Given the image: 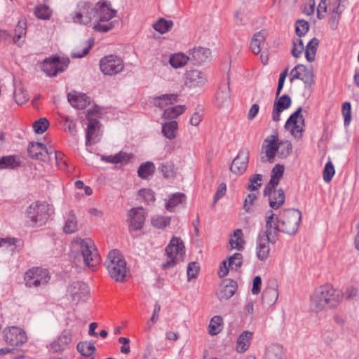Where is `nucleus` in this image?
I'll list each match as a JSON object with an SVG mask.
<instances>
[{"mask_svg": "<svg viewBox=\"0 0 359 359\" xmlns=\"http://www.w3.org/2000/svg\"><path fill=\"white\" fill-rule=\"evenodd\" d=\"M344 296L348 299H353L358 296V289L348 287L344 294L331 285L320 286L316 289L311 297V308L316 312L321 311L326 307L335 308L342 302Z\"/></svg>", "mask_w": 359, "mask_h": 359, "instance_id": "nucleus-1", "label": "nucleus"}, {"mask_svg": "<svg viewBox=\"0 0 359 359\" xmlns=\"http://www.w3.org/2000/svg\"><path fill=\"white\" fill-rule=\"evenodd\" d=\"M265 227H267V222L271 223L272 231L278 237L279 232H283L288 235H294L297 233L299 224L302 220V213L297 209H285L276 215L272 210H268L266 212Z\"/></svg>", "mask_w": 359, "mask_h": 359, "instance_id": "nucleus-2", "label": "nucleus"}, {"mask_svg": "<svg viewBox=\"0 0 359 359\" xmlns=\"http://www.w3.org/2000/svg\"><path fill=\"white\" fill-rule=\"evenodd\" d=\"M107 271L116 282H121L126 276V262L119 250H111L104 263Z\"/></svg>", "mask_w": 359, "mask_h": 359, "instance_id": "nucleus-3", "label": "nucleus"}, {"mask_svg": "<svg viewBox=\"0 0 359 359\" xmlns=\"http://www.w3.org/2000/svg\"><path fill=\"white\" fill-rule=\"evenodd\" d=\"M72 245L82 255L86 266L94 267L100 264V257L92 239L75 238L72 241Z\"/></svg>", "mask_w": 359, "mask_h": 359, "instance_id": "nucleus-4", "label": "nucleus"}, {"mask_svg": "<svg viewBox=\"0 0 359 359\" xmlns=\"http://www.w3.org/2000/svg\"><path fill=\"white\" fill-rule=\"evenodd\" d=\"M49 205L45 202L32 203L26 210V222L32 226H41L48 217Z\"/></svg>", "mask_w": 359, "mask_h": 359, "instance_id": "nucleus-5", "label": "nucleus"}, {"mask_svg": "<svg viewBox=\"0 0 359 359\" xmlns=\"http://www.w3.org/2000/svg\"><path fill=\"white\" fill-rule=\"evenodd\" d=\"M167 260L162 264L164 270L174 267L178 262L182 261L185 255L184 242L180 238L173 237L165 248Z\"/></svg>", "mask_w": 359, "mask_h": 359, "instance_id": "nucleus-6", "label": "nucleus"}, {"mask_svg": "<svg viewBox=\"0 0 359 359\" xmlns=\"http://www.w3.org/2000/svg\"><path fill=\"white\" fill-rule=\"evenodd\" d=\"M110 5V3L107 1H99L97 3V6L98 8V20L96 21L93 25V29L95 31L105 33L111 30L114 27L116 24L115 21L110 22L107 24H102V22L110 20L116 13V10L111 9L109 7Z\"/></svg>", "mask_w": 359, "mask_h": 359, "instance_id": "nucleus-7", "label": "nucleus"}, {"mask_svg": "<svg viewBox=\"0 0 359 359\" xmlns=\"http://www.w3.org/2000/svg\"><path fill=\"white\" fill-rule=\"evenodd\" d=\"M278 239L268 220L264 233L259 235L257 239L256 255L259 260L264 261L268 258L270 252L269 243H276Z\"/></svg>", "mask_w": 359, "mask_h": 359, "instance_id": "nucleus-8", "label": "nucleus"}, {"mask_svg": "<svg viewBox=\"0 0 359 359\" xmlns=\"http://www.w3.org/2000/svg\"><path fill=\"white\" fill-rule=\"evenodd\" d=\"M49 271L43 268L33 267L26 271L24 280L27 287H39L45 286L50 280Z\"/></svg>", "mask_w": 359, "mask_h": 359, "instance_id": "nucleus-9", "label": "nucleus"}, {"mask_svg": "<svg viewBox=\"0 0 359 359\" xmlns=\"http://www.w3.org/2000/svg\"><path fill=\"white\" fill-rule=\"evenodd\" d=\"M69 62V59L67 57L60 58L54 55L43 60L41 69L48 76H55L67 68Z\"/></svg>", "mask_w": 359, "mask_h": 359, "instance_id": "nucleus-10", "label": "nucleus"}, {"mask_svg": "<svg viewBox=\"0 0 359 359\" xmlns=\"http://www.w3.org/2000/svg\"><path fill=\"white\" fill-rule=\"evenodd\" d=\"M79 12L72 15V20L74 22H79L83 25H88L92 20L98 15V8L88 2H81L78 4Z\"/></svg>", "mask_w": 359, "mask_h": 359, "instance_id": "nucleus-11", "label": "nucleus"}, {"mask_svg": "<svg viewBox=\"0 0 359 359\" xmlns=\"http://www.w3.org/2000/svg\"><path fill=\"white\" fill-rule=\"evenodd\" d=\"M100 67L104 74L111 76L122 72L124 68V64L121 57L109 55L100 60Z\"/></svg>", "mask_w": 359, "mask_h": 359, "instance_id": "nucleus-12", "label": "nucleus"}, {"mask_svg": "<svg viewBox=\"0 0 359 359\" xmlns=\"http://www.w3.org/2000/svg\"><path fill=\"white\" fill-rule=\"evenodd\" d=\"M4 339L6 344L17 346L23 344L27 341V335L21 328L13 326L7 327L3 331Z\"/></svg>", "mask_w": 359, "mask_h": 359, "instance_id": "nucleus-13", "label": "nucleus"}, {"mask_svg": "<svg viewBox=\"0 0 359 359\" xmlns=\"http://www.w3.org/2000/svg\"><path fill=\"white\" fill-rule=\"evenodd\" d=\"M346 0H329V24L332 29L335 30L345 8Z\"/></svg>", "mask_w": 359, "mask_h": 359, "instance_id": "nucleus-14", "label": "nucleus"}, {"mask_svg": "<svg viewBox=\"0 0 359 359\" xmlns=\"http://www.w3.org/2000/svg\"><path fill=\"white\" fill-rule=\"evenodd\" d=\"M302 111V107H299L296 111L292 114L285 124V128L289 130L290 128L291 134L297 139H299L302 136L303 129L298 125V119L304 123V118L301 114Z\"/></svg>", "mask_w": 359, "mask_h": 359, "instance_id": "nucleus-15", "label": "nucleus"}, {"mask_svg": "<svg viewBox=\"0 0 359 359\" xmlns=\"http://www.w3.org/2000/svg\"><path fill=\"white\" fill-rule=\"evenodd\" d=\"M249 162V151L247 149L239 151L237 156L233 159L230 170L236 175H242L247 169Z\"/></svg>", "mask_w": 359, "mask_h": 359, "instance_id": "nucleus-16", "label": "nucleus"}, {"mask_svg": "<svg viewBox=\"0 0 359 359\" xmlns=\"http://www.w3.org/2000/svg\"><path fill=\"white\" fill-rule=\"evenodd\" d=\"M27 151L32 158L43 161H46L48 156L54 152L53 150L47 149L43 143L33 142L29 143Z\"/></svg>", "mask_w": 359, "mask_h": 359, "instance_id": "nucleus-17", "label": "nucleus"}, {"mask_svg": "<svg viewBox=\"0 0 359 359\" xmlns=\"http://www.w3.org/2000/svg\"><path fill=\"white\" fill-rule=\"evenodd\" d=\"M90 292L88 286L81 281L73 282L67 289L68 294L74 302H79L86 297Z\"/></svg>", "mask_w": 359, "mask_h": 359, "instance_id": "nucleus-18", "label": "nucleus"}, {"mask_svg": "<svg viewBox=\"0 0 359 359\" xmlns=\"http://www.w3.org/2000/svg\"><path fill=\"white\" fill-rule=\"evenodd\" d=\"M72 334L69 330H65L57 339L50 344V350L54 353L62 352L72 342Z\"/></svg>", "mask_w": 359, "mask_h": 359, "instance_id": "nucleus-19", "label": "nucleus"}, {"mask_svg": "<svg viewBox=\"0 0 359 359\" xmlns=\"http://www.w3.org/2000/svg\"><path fill=\"white\" fill-rule=\"evenodd\" d=\"M263 194L264 196L269 197V205L273 211V210H278L285 203V195L282 189H275V188H272L266 193H265L264 189Z\"/></svg>", "mask_w": 359, "mask_h": 359, "instance_id": "nucleus-20", "label": "nucleus"}, {"mask_svg": "<svg viewBox=\"0 0 359 359\" xmlns=\"http://www.w3.org/2000/svg\"><path fill=\"white\" fill-rule=\"evenodd\" d=\"M292 103V100L288 95H283L275 100L272 111V120L278 122L280 119V114L288 109Z\"/></svg>", "mask_w": 359, "mask_h": 359, "instance_id": "nucleus-21", "label": "nucleus"}, {"mask_svg": "<svg viewBox=\"0 0 359 359\" xmlns=\"http://www.w3.org/2000/svg\"><path fill=\"white\" fill-rule=\"evenodd\" d=\"M130 227L133 230H140L143 227L145 221L144 210L142 207L134 208L129 213Z\"/></svg>", "mask_w": 359, "mask_h": 359, "instance_id": "nucleus-22", "label": "nucleus"}, {"mask_svg": "<svg viewBox=\"0 0 359 359\" xmlns=\"http://www.w3.org/2000/svg\"><path fill=\"white\" fill-rule=\"evenodd\" d=\"M211 50L209 48L198 47L192 49L189 53V60L196 65H201L210 61Z\"/></svg>", "mask_w": 359, "mask_h": 359, "instance_id": "nucleus-23", "label": "nucleus"}, {"mask_svg": "<svg viewBox=\"0 0 359 359\" xmlns=\"http://www.w3.org/2000/svg\"><path fill=\"white\" fill-rule=\"evenodd\" d=\"M278 285L275 280L269 283V285L264 289L262 293V303L266 306L273 305L278 300Z\"/></svg>", "mask_w": 359, "mask_h": 359, "instance_id": "nucleus-24", "label": "nucleus"}, {"mask_svg": "<svg viewBox=\"0 0 359 359\" xmlns=\"http://www.w3.org/2000/svg\"><path fill=\"white\" fill-rule=\"evenodd\" d=\"M68 101L73 107L83 109L90 103V98L86 94L76 91L68 93Z\"/></svg>", "mask_w": 359, "mask_h": 359, "instance_id": "nucleus-25", "label": "nucleus"}, {"mask_svg": "<svg viewBox=\"0 0 359 359\" xmlns=\"http://www.w3.org/2000/svg\"><path fill=\"white\" fill-rule=\"evenodd\" d=\"M278 141V138L277 135H271L267 137L264 140V142L266 143L265 154L267 158L266 160L269 163L273 162V158L276 155V151L278 149V147H277Z\"/></svg>", "mask_w": 359, "mask_h": 359, "instance_id": "nucleus-26", "label": "nucleus"}, {"mask_svg": "<svg viewBox=\"0 0 359 359\" xmlns=\"http://www.w3.org/2000/svg\"><path fill=\"white\" fill-rule=\"evenodd\" d=\"M216 104L217 107H222L227 106L230 102V88L229 83H222L217 90L215 95Z\"/></svg>", "mask_w": 359, "mask_h": 359, "instance_id": "nucleus-27", "label": "nucleus"}, {"mask_svg": "<svg viewBox=\"0 0 359 359\" xmlns=\"http://www.w3.org/2000/svg\"><path fill=\"white\" fill-rule=\"evenodd\" d=\"M206 81L204 75L198 70H190L186 73V85L190 88L203 85Z\"/></svg>", "mask_w": 359, "mask_h": 359, "instance_id": "nucleus-28", "label": "nucleus"}, {"mask_svg": "<svg viewBox=\"0 0 359 359\" xmlns=\"http://www.w3.org/2000/svg\"><path fill=\"white\" fill-rule=\"evenodd\" d=\"M285 171V167L283 165L276 164L271 170V179L265 186V193L269 191L272 188H275L283 177Z\"/></svg>", "mask_w": 359, "mask_h": 359, "instance_id": "nucleus-29", "label": "nucleus"}, {"mask_svg": "<svg viewBox=\"0 0 359 359\" xmlns=\"http://www.w3.org/2000/svg\"><path fill=\"white\" fill-rule=\"evenodd\" d=\"M237 287L236 282L229 280L226 284L220 285L217 292L218 298L220 300L230 299L236 292Z\"/></svg>", "mask_w": 359, "mask_h": 359, "instance_id": "nucleus-30", "label": "nucleus"}, {"mask_svg": "<svg viewBox=\"0 0 359 359\" xmlns=\"http://www.w3.org/2000/svg\"><path fill=\"white\" fill-rule=\"evenodd\" d=\"M266 36V32L265 30H261L254 34L250 43V48L254 54L258 55L260 53L261 45L265 41Z\"/></svg>", "mask_w": 359, "mask_h": 359, "instance_id": "nucleus-31", "label": "nucleus"}, {"mask_svg": "<svg viewBox=\"0 0 359 359\" xmlns=\"http://www.w3.org/2000/svg\"><path fill=\"white\" fill-rule=\"evenodd\" d=\"M253 333L248 330L243 331L238 337L236 341V351L238 353H244L248 350L250 344Z\"/></svg>", "mask_w": 359, "mask_h": 359, "instance_id": "nucleus-32", "label": "nucleus"}, {"mask_svg": "<svg viewBox=\"0 0 359 359\" xmlns=\"http://www.w3.org/2000/svg\"><path fill=\"white\" fill-rule=\"evenodd\" d=\"M177 95L164 94L154 99V105L161 109L164 108L168 104H172L177 102Z\"/></svg>", "mask_w": 359, "mask_h": 359, "instance_id": "nucleus-33", "label": "nucleus"}, {"mask_svg": "<svg viewBox=\"0 0 359 359\" xmlns=\"http://www.w3.org/2000/svg\"><path fill=\"white\" fill-rule=\"evenodd\" d=\"M20 165V159L15 156H4L0 158V170L15 169Z\"/></svg>", "mask_w": 359, "mask_h": 359, "instance_id": "nucleus-34", "label": "nucleus"}, {"mask_svg": "<svg viewBox=\"0 0 359 359\" xmlns=\"http://www.w3.org/2000/svg\"><path fill=\"white\" fill-rule=\"evenodd\" d=\"M297 68H301V71L304 73L301 81L304 82L306 88H310L314 82L313 71L311 69L307 68L305 65L300 64L295 66L294 70H297Z\"/></svg>", "mask_w": 359, "mask_h": 359, "instance_id": "nucleus-35", "label": "nucleus"}, {"mask_svg": "<svg viewBox=\"0 0 359 359\" xmlns=\"http://www.w3.org/2000/svg\"><path fill=\"white\" fill-rule=\"evenodd\" d=\"M186 196L183 193H175L169 196L168 201L165 203V208L168 211H172V209L179 204L184 203L186 201Z\"/></svg>", "mask_w": 359, "mask_h": 359, "instance_id": "nucleus-36", "label": "nucleus"}, {"mask_svg": "<svg viewBox=\"0 0 359 359\" xmlns=\"http://www.w3.org/2000/svg\"><path fill=\"white\" fill-rule=\"evenodd\" d=\"M283 354V347L278 344H273L266 348L265 359H282Z\"/></svg>", "mask_w": 359, "mask_h": 359, "instance_id": "nucleus-37", "label": "nucleus"}, {"mask_svg": "<svg viewBox=\"0 0 359 359\" xmlns=\"http://www.w3.org/2000/svg\"><path fill=\"white\" fill-rule=\"evenodd\" d=\"M232 236H233L236 239L231 238L229 240V244L231 245V249H236L238 250H242L244 248L245 241L243 239V231L241 229H236Z\"/></svg>", "mask_w": 359, "mask_h": 359, "instance_id": "nucleus-38", "label": "nucleus"}, {"mask_svg": "<svg viewBox=\"0 0 359 359\" xmlns=\"http://www.w3.org/2000/svg\"><path fill=\"white\" fill-rule=\"evenodd\" d=\"M278 149H277L276 154L280 158H286L290 155L292 151V144L291 142L288 140L280 141L278 142Z\"/></svg>", "mask_w": 359, "mask_h": 359, "instance_id": "nucleus-39", "label": "nucleus"}, {"mask_svg": "<svg viewBox=\"0 0 359 359\" xmlns=\"http://www.w3.org/2000/svg\"><path fill=\"white\" fill-rule=\"evenodd\" d=\"M318 45L319 40L316 38H313L306 45L305 56L309 62H311L315 60V56Z\"/></svg>", "mask_w": 359, "mask_h": 359, "instance_id": "nucleus-40", "label": "nucleus"}, {"mask_svg": "<svg viewBox=\"0 0 359 359\" xmlns=\"http://www.w3.org/2000/svg\"><path fill=\"white\" fill-rule=\"evenodd\" d=\"M178 126L175 121H168L162 126V133L163 135L169 139L172 140L175 137V133L177 130Z\"/></svg>", "mask_w": 359, "mask_h": 359, "instance_id": "nucleus-41", "label": "nucleus"}, {"mask_svg": "<svg viewBox=\"0 0 359 359\" xmlns=\"http://www.w3.org/2000/svg\"><path fill=\"white\" fill-rule=\"evenodd\" d=\"M155 166L152 162L147 161L142 163L137 170L138 176L142 179H147L149 176L154 174Z\"/></svg>", "mask_w": 359, "mask_h": 359, "instance_id": "nucleus-42", "label": "nucleus"}, {"mask_svg": "<svg viewBox=\"0 0 359 359\" xmlns=\"http://www.w3.org/2000/svg\"><path fill=\"white\" fill-rule=\"evenodd\" d=\"M78 351L83 356L90 357L91 356L95 351V346L91 341H81L77 344Z\"/></svg>", "mask_w": 359, "mask_h": 359, "instance_id": "nucleus-43", "label": "nucleus"}, {"mask_svg": "<svg viewBox=\"0 0 359 359\" xmlns=\"http://www.w3.org/2000/svg\"><path fill=\"white\" fill-rule=\"evenodd\" d=\"M189 60V56L183 53H177L170 57L169 62L172 67L177 69L184 66Z\"/></svg>", "mask_w": 359, "mask_h": 359, "instance_id": "nucleus-44", "label": "nucleus"}, {"mask_svg": "<svg viewBox=\"0 0 359 359\" xmlns=\"http://www.w3.org/2000/svg\"><path fill=\"white\" fill-rule=\"evenodd\" d=\"M100 122L96 118H92L89 121V123L87 126L86 138V144L88 145L90 144V141L93 140V135L95 134V132L99 127Z\"/></svg>", "mask_w": 359, "mask_h": 359, "instance_id": "nucleus-45", "label": "nucleus"}, {"mask_svg": "<svg viewBox=\"0 0 359 359\" xmlns=\"http://www.w3.org/2000/svg\"><path fill=\"white\" fill-rule=\"evenodd\" d=\"M34 14L37 18L46 20L51 17L52 11L48 6L39 4L34 9Z\"/></svg>", "mask_w": 359, "mask_h": 359, "instance_id": "nucleus-46", "label": "nucleus"}, {"mask_svg": "<svg viewBox=\"0 0 359 359\" xmlns=\"http://www.w3.org/2000/svg\"><path fill=\"white\" fill-rule=\"evenodd\" d=\"M63 230L66 233H73L77 231V220L75 215L71 211L66 219Z\"/></svg>", "mask_w": 359, "mask_h": 359, "instance_id": "nucleus-47", "label": "nucleus"}, {"mask_svg": "<svg viewBox=\"0 0 359 359\" xmlns=\"http://www.w3.org/2000/svg\"><path fill=\"white\" fill-rule=\"evenodd\" d=\"M184 110V105H177L175 107H168L164 110L163 116L165 118L173 119L182 114Z\"/></svg>", "mask_w": 359, "mask_h": 359, "instance_id": "nucleus-48", "label": "nucleus"}, {"mask_svg": "<svg viewBox=\"0 0 359 359\" xmlns=\"http://www.w3.org/2000/svg\"><path fill=\"white\" fill-rule=\"evenodd\" d=\"M101 160L109 163L117 164L126 161L128 156L126 153L120 151L115 155L101 156Z\"/></svg>", "mask_w": 359, "mask_h": 359, "instance_id": "nucleus-49", "label": "nucleus"}, {"mask_svg": "<svg viewBox=\"0 0 359 359\" xmlns=\"http://www.w3.org/2000/svg\"><path fill=\"white\" fill-rule=\"evenodd\" d=\"M173 25L172 20H166L164 18H160L153 25L154 29L161 34H164L171 29Z\"/></svg>", "mask_w": 359, "mask_h": 359, "instance_id": "nucleus-50", "label": "nucleus"}, {"mask_svg": "<svg viewBox=\"0 0 359 359\" xmlns=\"http://www.w3.org/2000/svg\"><path fill=\"white\" fill-rule=\"evenodd\" d=\"M26 34V22L19 21L15 29V35L13 36V43L17 44L18 46L22 45V42L20 39L25 36Z\"/></svg>", "mask_w": 359, "mask_h": 359, "instance_id": "nucleus-51", "label": "nucleus"}, {"mask_svg": "<svg viewBox=\"0 0 359 359\" xmlns=\"http://www.w3.org/2000/svg\"><path fill=\"white\" fill-rule=\"evenodd\" d=\"M222 323V318L219 316H215L212 317L210 320L209 326H208V333L212 335H217L221 332V329L219 326Z\"/></svg>", "mask_w": 359, "mask_h": 359, "instance_id": "nucleus-52", "label": "nucleus"}, {"mask_svg": "<svg viewBox=\"0 0 359 359\" xmlns=\"http://www.w3.org/2000/svg\"><path fill=\"white\" fill-rule=\"evenodd\" d=\"M170 223V217L167 216L156 215L152 217L151 224L158 229H163Z\"/></svg>", "mask_w": 359, "mask_h": 359, "instance_id": "nucleus-53", "label": "nucleus"}, {"mask_svg": "<svg viewBox=\"0 0 359 359\" xmlns=\"http://www.w3.org/2000/svg\"><path fill=\"white\" fill-rule=\"evenodd\" d=\"M49 127V122L46 118H41L33 123V128L36 133L42 134Z\"/></svg>", "mask_w": 359, "mask_h": 359, "instance_id": "nucleus-54", "label": "nucleus"}, {"mask_svg": "<svg viewBox=\"0 0 359 359\" xmlns=\"http://www.w3.org/2000/svg\"><path fill=\"white\" fill-rule=\"evenodd\" d=\"M13 95L15 101L18 104H23L29 100L28 93L22 88L15 89Z\"/></svg>", "mask_w": 359, "mask_h": 359, "instance_id": "nucleus-55", "label": "nucleus"}, {"mask_svg": "<svg viewBox=\"0 0 359 359\" xmlns=\"http://www.w3.org/2000/svg\"><path fill=\"white\" fill-rule=\"evenodd\" d=\"M159 169L165 178H171L175 176L174 165L171 162L161 163Z\"/></svg>", "mask_w": 359, "mask_h": 359, "instance_id": "nucleus-56", "label": "nucleus"}, {"mask_svg": "<svg viewBox=\"0 0 359 359\" xmlns=\"http://www.w3.org/2000/svg\"><path fill=\"white\" fill-rule=\"evenodd\" d=\"M262 175L255 174L249 179L250 184L247 189L250 191L257 190L262 186Z\"/></svg>", "mask_w": 359, "mask_h": 359, "instance_id": "nucleus-57", "label": "nucleus"}, {"mask_svg": "<svg viewBox=\"0 0 359 359\" xmlns=\"http://www.w3.org/2000/svg\"><path fill=\"white\" fill-rule=\"evenodd\" d=\"M242 264L243 255L241 253H234L229 258V267H231L232 269L237 270L242 266Z\"/></svg>", "mask_w": 359, "mask_h": 359, "instance_id": "nucleus-58", "label": "nucleus"}, {"mask_svg": "<svg viewBox=\"0 0 359 359\" xmlns=\"http://www.w3.org/2000/svg\"><path fill=\"white\" fill-rule=\"evenodd\" d=\"M309 29V24L304 20H298L296 22L295 32L299 37L304 36Z\"/></svg>", "mask_w": 359, "mask_h": 359, "instance_id": "nucleus-59", "label": "nucleus"}, {"mask_svg": "<svg viewBox=\"0 0 359 359\" xmlns=\"http://www.w3.org/2000/svg\"><path fill=\"white\" fill-rule=\"evenodd\" d=\"M342 115L344 120V126H347L351 121V105L348 102H346L342 104Z\"/></svg>", "mask_w": 359, "mask_h": 359, "instance_id": "nucleus-60", "label": "nucleus"}, {"mask_svg": "<svg viewBox=\"0 0 359 359\" xmlns=\"http://www.w3.org/2000/svg\"><path fill=\"white\" fill-rule=\"evenodd\" d=\"M335 173L334 167L331 161H328L323 170V179L325 182H330Z\"/></svg>", "mask_w": 359, "mask_h": 359, "instance_id": "nucleus-61", "label": "nucleus"}, {"mask_svg": "<svg viewBox=\"0 0 359 359\" xmlns=\"http://www.w3.org/2000/svg\"><path fill=\"white\" fill-rule=\"evenodd\" d=\"M139 196L142 197L148 204L155 201L154 193L149 189H142L139 191Z\"/></svg>", "mask_w": 359, "mask_h": 359, "instance_id": "nucleus-62", "label": "nucleus"}, {"mask_svg": "<svg viewBox=\"0 0 359 359\" xmlns=\"http://www.w3.org/2000/svg\"><path fill=\"white\" fill-rule=\"evenodd\" d=\"M199 266L196 262H190L187 266V278L189 281L192 278H196L198 276Z\"/></svg>", "mask_w": 359, "mask_h": 359, "instance_id": "nucleus-63", "label": "nucleus"}, {"mask_svg": "<svg viewBox=\"0 0 359 359\" xmlns=\"http://www.w3.org/2000/svg\"><path fill=\"white\" fill-rule=\"evenodd\" d=\"M304 50V43L301 39L293 41V48L292 49V55L295 57H299Z\"/></svg>", "mask_w": 359, "mask_h": 359, "instance_id": "nucleus-64", "label": "nucleus"}]
</instances>
